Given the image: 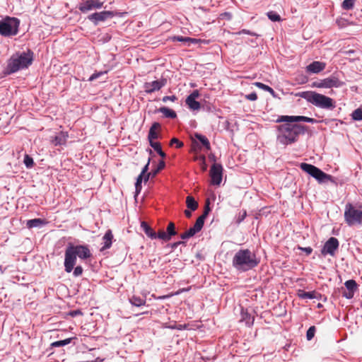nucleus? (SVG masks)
<instances>
[{
	"label": "nucleus",
	"mask_w": 362,
	"mask_h": 362,
	"mask_svg": "<svg viewBox=\"0 0 362 362\" xmlns=\"http://www.w3.org/2000/svg\"><path fill=\"white\" fill-rule=\"evenodd\" d=\"M232 263L236 269L246 272L257 267L259 261L249 249H241L235 254Z\"/></svg>",
	"instance_id": "7ed1b4c3"
},
{
	"label": "nucleus",
	"mask_w": 362,
	"mask_h": 362,
	"mask_svg": "<svg viewBox=\"0 0 362 362\" xmlns=\"http://www.w3.org/2000/svg\"><path fill=\"white\" fill-rule=\"evenodd\" d=\"M45 223V221L41 218H34V219L28 220L27 221L26 225L28 228H32L37 227L40 225H42Z\"/></svg>",
	"instance_id": "c85d7f7f"
},
{
	"label": "nucleus",
	"mask_w": 362,
	"mask_h": 362,
	"mask_svg": "<svg viewBox=\"0 0 362 362\" xmlns=\"http://www.w3.org/2000/svg\"><path fill=\"white\" fill-rule=\"evenodd\" d=\"M114 16V13L110 11H104L98 13H94L88 16V20L92 21L95 25H97L99 22H103L108 18H111Z\"/></svg>",
	"instance_id": "ddd939ff"
},
{
	"label": "nucleus",
	"mask_w": 362,
	"mask_h": 362,
	"mask_svg": "<svg viewBox=\"0 0 362 362\" xmlns=\"http://www.w3.org/2000/svg\"><path fill=\"white\" fill-rule=\"evenodd\" d=\"M74 338H67L64 340L57 341L51 344V346L53 347H59L67 345L71 343Z\"/></svg>",
	"instance_id": "473e14b6"
},
{
	"label": "nucleus",
	"mask_w": 362,
	"mask_h": 362,
	"mask_svg": "<svg viewBox=\"0 0 362 362\" xmlns=\"http://www.w3.org/2000/svg\"><path fill=\"white\" fill-rule=\"evenodd\" d=\"M177 100V98L175 96V95H170V96H164L163 98H162V101L163 103H166L168 102V100L171 101V102H175Z\"/></svg>",
	"instance_id": "49530a36"
},
{
	"label": "nucleus",
	"mask_w": 362,
	"mask_h": 362,
	"mask_svg": "<svg viewBox=\"0 0 362 362\" xmlns=\"http://www.w3.org/2000/svg\"><path fill=\"white\" fill-rule=\"evenodd\" d=\"M276 122H305L308 123H316L317 120L305 116H288L281 115L276 120Z\"/></svg>",
	"instance_id": "1a4fd4ad"
},
{
	"label": "nucleus",
	"mask_w": 362,
	"mask_h": 362,
	"mask_svg": "<svg viewBox=\"0 0 362 362\" xmlns=\"http://www.w3.org/2000/svg\"><path fill=\"white\" fill-rule=\"evenodd\" d=\"M300 168L305 173L310 175L312 177L315 178L318 182H325L327 181H330L334 182L333 177L330 175L326 174L322 170H321L320 168H317L316 166L302 163L300 164Z\"/></svg>",
	"instance_id": "0eeeda50"
},
{
	"label": "nucleus",
	"mask_w": 362,
	"mask_h": 362,
	"mask_svg": "<svg viewBox=\"0 0 362 362\" xmlns=\"http://www.w3.org/2000/svg\"><path fill=\"white\" fill-rule=\"evenodd\" d=\"M148 311H145L144 313H142V314H148Z\"/></svg>",
	"instance_id": "69168bd1"
},
{
	"label": "nucleus",
	"mask_w": 362,
	"mask_h": 362,
	"mask_svg": "<svg viewBox=\"0 0 362 362\" xmlns=\"http://www.w3.org/2000/svg\"><path fill=\"white\" fill-rule=\"evenodd\" d=\"M166 232H167L168 235H169V237H170V238H172V236L175 235L177 234V231L175 230V226L174 223L170 222L168 223L167 228H166Z\"/></svg>",
	"instance_id": "f704fd0d"
},
{
	"label": "nucleus",
	"mask_w": 362,
	"mask_h": 362,
	"mask_svg": "<svg viewBox=\"0 0 362 362\" xmlns=\"http://www.w3.org/2000/svg\"><path fill=\"white\" fill-rule=\"evenodd\" d=\"M245 98L248 100L255 101L257 99V95L256 93L253 92L250 94L246 95Z\"/></svg>",
	"instance_id": "09e8293b"
},
{
	"label": "nucleus",
	"mask_w": 362,
	"mask_h": 362,
	"mask_svg": "<svg viewBox=\"0 0 362 362\" xmlns=\"http://www.w3.org/2000/svg\"><path fill=\"white\" fill-rule=\"evenodd\" d=\"M143 176L144 175L140 174L137 177L136 182L135 183V188H136V194L140 193V192L141 190V182H142V180H143Z\"/></svg>",
	"instance_id": "ea45409f"
},
{
	"label": "nucleus",
	"mask_w": 362,
	"mask_h": 362,
	"mask_svg": "<svg viewBox=\"0 0 362 362\" xmlns=\"http://www.w3.org/2000/svg\"><path fill=\"white\" fill-rule=\"evenodd\" d=\"M312 87L318 88H324L322 79L314 81L312 83Z\"/></svg>",
	"instance_id": "de8ad7c7"
},
{
	"label": "nucleus",
	"mask_w": 362,
	"mask_h": 362,
	"mask_svg": "<svg viewBox=\"0 0 362 362\" xmlns=\"http://www.w3.org/2000/svg\"><path fill=\"white\" fill-rule=\"evenodd\" d=\"M356 0H344L341 7L344 10H351L354 8Z\"/></svg>",
	"instance_id": "c9c22d12"
},
{
	"label": "nucleus",
	"mask_w": 362,
	"mask_h": 362,
	"mask_svg": "<svg viewBox=\"0 0 362 362\" xmlns=\"http://www.w3.org/2000/svg\"><path fill=\"white\" fill-rule=\"evenodd\" d=\"M326 67L325 62L315 61L306 66V71L308 73L318 74Z\"/></svg>",
	"instance_id": "a211bd4d"
},
{
	"label": "nucleus",
	"mask_w": 362,
	"mask_h": 362,
	"mask_svg": "<svg viewBox=\"0 0 362 362\" xmlns=\"http://www.w3.org/2000/svg\"><path fill=\"white\" fill-rule=\"evenodd\" d=\"M184 213L187 218H190L192 216V212L189 210H185Z\"/></svg>",
	"instance_id": "5fc2aeb1"
},
{
	"label": "nucleus",
	"mask_w": 362,
	"mask_h": 362,
	"mask_svg": "<svg viewBox=\"0 0 362 362\" xmlns=\"http://www.w3.org/2000/svg\"><path fill=\"white\" fill-rule=\"evenodd\" d=\"M129 302L134 306L140 307L145 305L146 299L137 296H133L131 298H129Z\"/></svg>",
	"instance_id": "cd10ccee"
},
{
	"label": "nucleus",
	"mask_w": 362,
	"mask_h": 362,
	"mask_svg": "<svg viewBox=\"0 0 362 362\" xmlns=\"http://www.w3.org/2000/svg\"><path fill=\"white\" fill-rule=\"evenodd\" d=\"M300 249L303 250V251H305L307 255H310L313 252V249L311 247H300Z\"/></svg>",
	"instance_id": "603ef678"
},
{
	"label": "nucleus",
	"mask_w": 362,
	"mask_h": 362,
	"mask_svg": "<svg viewBox=\"0 0 362 362\" xmlns=\"http://www.w3.org/2000/svg\"><path fill=\"white\" fill-rule=\"evenodd\" d=\"M20 20L7 16L0 21V35L4 37L16 35L18 33Z\"/></svg>",
	"instance_id": "423d86ee"
},
{
	"label": "nucleus",
	"mask_w": 362,
	"mask_h": 362,
	"mask_svg": "<svg viewBox=\"0 0 362 362\" xmlns=\"http://www.w3.org/2000/svg\"><path fill=\"white\" fill-rule=\"evenodd\" d=\"M83 269L81 266H77L74 268L73 274L74 276H79L82 275Z\"/></svg>",
	"instance_id": "a18cd8bd"
},
{
	"label": "nucleus",
	"mask_w": 362,
	"mask_h": 362,
	"mask_svg": "<svg viewBox=\"0 0 362 362\" xmlns=\"http://www.w3.org/2000/svg\"><path fill=\"white\" fill-rule=\"evenodd\" d=\"M167 80L165 78H161L160 80L145 83L144 88L147 93H151L154 91L159 90L165 86Z\"/></svg>",
	"instance_id": "4468645a"
},
{
	"label": "nucleus",
	"mask_w": 362,
	"mask_h": 362,
	"mask_svg": "<svg viewBox=\"0 0 362 362\" xmlns=\"http://www.w3.org/2000/svg\"><path fill=\"white\" fill-rule=\"evenodd\" d=\"M199 97L198 90H194L186 99V104L191 110H197L200 108V103L196 100Z\"/></svg>",
	"instance_id": "f3484780"
},
{
	"label": "nucleus",
	"mask_w": 362,
	"mask_h": 362,
	"mask_svg": "<svg viewBox=\"0 0 362 362\" xmlns=\"http://www.w3.org/2000/svg\"><path fill=\"white\" fill-rule=\"evenodd\" d=\"M175 144L176 145V148H180L181 147H182L184 146V144L182 141H180L177 138H173L170 141V146H173Z\"/></svg>",
	"instance_id": "37998d69"
},
{
	"label": "nucleus",
	"mask_w": 362,
	"mask_h": 362,
	"mask_svg": "<svg viewBox=\"0 0 362 362\" xmlns=\"http://www.w3.org/2000/svg\"><path fill=\"white\" fill-rule=\"evenodd\" d=\"M209 204H210L209 200L207 199L206 201V203H205L204 210V211H207V212L209 213V211H211V209L209 207Z\"/></svg>",
	"instance_id": "864d4df0"
},
{
	"label": "nucleus",
	"mask_w": 362,
	"mask_h": 362,
	"mask_svg": "<svg viewBox=\"0 0 362 362\" xmlns=\"http://www.w3.org/2000/svg\"><path fill=\"white\" fill-rule=\"evenodd\" d=\"M68 138V133L60 132L51 139V143L55 146H64L66 143Z\"/></svg>",
	"instance_id": "412c9836"
},
{
	"label": "nucleus",
	"mask_w": 362,
	"mask_h": 362,
	"mask_svg": "<svg viewBox=\"0 0 362 362\" xmlns=\"http://www.w3.org/2000/svg\"><path fill=\"white\" fill-rule=\"evenodd\" d=\"M81 311H80V310H74V311H72V312H71V313H70V315H71V316H73V317H74V316H76V315H77L78 314H81Z\"/></svg>",
	"instance_id": "4d7b16f0"
},
{
	"label": "nucleus",
	"mask_w": 362,
	"mask_h": 362,
	"mask_svg": "<svg viewBox=\"0 0 362 362\" xmlns=\"http://www.w3.org/2000/svg\"><path fill=\"white\" fill-rule=\"evenodd\" d=\"M151 174V173L146 174V175L144 177V181L145 182H147Z\"/></svg>",
	"instance_id": "13d9d810"
},
{
	"label": "nucleus",
	"mask_w": 362,
	"mask_h": 362,
	"mask_svg": "<svg viewBox=\"0 0 362 362\" xmlns=\"http://www.w3.org/2000/svg\"><path fill=\"white\" fill-rule=\"evenodd\" d=\"M267 15L269 19L273 22H279L281 21V16L275 11H269L267 13Z\"/></svg>",
	"instance_id": "4c0bfd02"
},
{
	"label": "nucleus",
	"mask_w": 362,
	"mask_h": 362,
	"mask_svg": "<svg viewBox=\"0 0 362 362\" xmlns=\"http://www.w3.org/2000/svg\"><path fill=\"white\" fill-rule=\"evenodd\" d=\"M186 204L191 211H195L198 208V203L192 196H187L186 198Z\"/></svg>",
	"instance_id": "bb28decb"
},
{
	"label": "nucleus",
	"mask_w": 362,
	"mask_h": 362,
	"mask_svg": "<svg viewBox=\"0 0 362 362\" xmlns=\"http://www.w3.org/2000/svg\"><path fill=\"white\" fill-rule=\"evenodd\" d=\"M278 130L277 140L283 145H288L296 142L300 134H305L307 127L284 122L276 127Z\"/></svg>",
	"instance_id": "f257e3e1"
},
{
	"label": "nucleus",
	"mask_w": 362,
	"mask_h": 362,
	"mask_svg": "<svg viewBox=\"0 0 362 362\" xmlns=\"http://www.w3.org/2000/svg\"><path fill=\"white\" fill-rule=\"evenodd\" d=\"M352 119L356 121L362 120V110L358 108L355 110L351 114Z\"/></svg>",
	"instance_id": "58836bf2"
},
{
	"label": "nucleus",
	"mask_w": 362,
	"mask_h": 362,
	"mask_svg": "<svg viewBox=\"0 0 362 362\" xmlns=\"http://www.w3.org/2000/svg\"><path fill=\"white\" fill-rule=\"evenodd\" d=\"M223 167L221 164L214 163L210 170L211 182L212 185H219L222 181Z\"/></svg>",
	"instance_id": "9b49d317"
},
{
	"label": "nucleus",
	"mask_w": 362,
	"mask_h": 362,
	"mask_svg": "<svg viewBox=\"0 0 362 362\" xmlns=\"http://www.w3.org/2000/svg\"><path fill=\"white\" fill-rule=\"evenodd\" d=\"M182 243H183V242H182V241L174 243L172 245V248H176L178 245H180L182 244Z\"/></svg>",
	"instance_id": "6e6d98bb"
},
{
	"label": "nucleus",
	"mask_w": 362,
	"mask_h": 362,
	"mask_svg": "<svg viewBox=\"0 0 362 362\" xmlns=\"http://www.w3.org/2000/svg\"><path fill=\"white\" fill-rule=\"evenodd\" d=\"M315 326H311L307 331V333H306V337H307V339L308 340H311L314 336H315Z\"/></svg>",
	"instance_id": "79ce46f5"
},
{
	"label": "nucleus",
	"mask_w": 362,
	"mask_h": 362,
	"mask_svg": "<svg viewBox=\"0 0 362 362\" xmlns=\"http://www.w3.org/2000/svg\"><path fill=\"white\" fill-rule=\"evenodd\" d=\"M141 227L146 233V235L151 239L156 238V233L151 228V227L145 221H142Z\"/></svg>",
	"instance_id": "b1692460"
},
{
	"label": "nucleus",
	"mask_w": 362,
	"mask_h": 362,
	"mask_svg": "<svg viewBox=\"0 0 362 362\" xmlns=\"http://www.w3.org/2000/svg\"><path fill=\"white\" fill-rule=\"evenodd\" d=\"M297 95L320 108L332 110L335 107V102L332 98L314 91H304Z\"/></svg>",
	"instance_id": "39448f33"
},
{
	"label": "nucleus",
	"mask_w": 362,
	"mask_h": 362,
	"mask_svg": "<svg viewBox=\"0 0 362 362\" xmlns=\"http://www.w3.org/2000/svg\"><path fill=\"white\" fill-rule=\"evenodd\" d=\"M208 215H209V212L204 211L202 215H201L199 217H198V218L197 219V221H198L199 223H201L204 226V221Z\"/></svg>",
	"instance_id": "c03bdc74"
},
{
	"label": "nucleus",
	"mask_w": 362,
	"mask_h": 362,
	"mask_svg": "<svg viewBox=\"0 0 362 362\" xmlns=\"http://www.w3.org/2000/svg\"><path fill=\"white\" fill-rule=\"evenodd\" d=\"M254 85L255 86H257V88H261V89L265 90V91L269 92L272 95H274V93H275L274 90L271 87H269V86L265 85V84H264L262 83H260V82H255V83H254Z\"/></svg>",
	"instance_id": "7c9ffc66"
},
{
	"label": "nucleus",
	"mask_w": 362,
	"mask_h": 362,
	"mask_svg": "<svg viewBox=\"0 0 362 362\" xmlns=\"http://www.w3.org/2000/svg\"><path fill=\"white\" fill-rule=\"evenodd\" d=\"M354 51L352 50V49L349 50V51L346 52L347 54H351V53H354Z\"/></svg>",
	"instance_id": "680f3d73"
},
{
	"label": "nucleus",
	"mask_w": 362,
	"mask_h": 362,
	"mask_svg": "<svg viewBox=\"0 0 362 362\" xmlns=\"http://www.w3.org/2000/svg\"><path fill=\"white\" fill-rule=\"evenodd\" d=\"M344 219L346 223L351 226L362 224V211L356 209L351 204L345 206Z\"/></svg>",
	"instance_id": "6e6552de"
},
{
	"label": "nucleus",
	"mask_w": 362,
	"mask_h": 362,
	"mask_svg": "<svg viewBox=\"0 0 362 362\" xmlns=\"http://www.w3.org/2000/svg\"><path fill=\"white\" fill-rule=\"evenodd\" d=\"M158 172H156V169L152 173L153 176H155Z\"/></svg>",
	"instance_id": "e2e57ef3"
},
{
	"label": "nucleus",
	"mask_w": 362,
	"mask_h": 362,
	"mask_svg": "<svg viewBox=\"0 0 362 362\" xmlns=\"http://www.w3.org/2000/svg\"><path fill=\"white\" fill-rule=\"evenodd\" d=\"M194 160H199L200 167L202 171H206L207 169V165L206 163V157L204 155L196 156Z\"/></svg>",
	"instance_id": "72a5a7b5"
},
{
	"label": "nucleus",
	"mask_w": 362,
	"mask_h": 362,
	"mask_svg": "<svg viewBox=\"0 0 362 362\" xmlns=\"http://www.w3.org/2000/svg\"><path fill=\"white\" fill-rule=\"evenodd\" d=\"M98 77V75L96 74H93L90 77V81H93L94 80L95 78H96Z\"/></svg>",
	"instance_id": "bf43d9fd"
},
{
	"label": "nucleus",
	"mask_w": 362,
	"mask_h": 362,
	"mask_svg": "<svg viewBox=\"0 0 362 362\" xmlns=\"http://www.w3.org/2000/svg\"><path fill=\"white\" fill-rule=\"evenodd\" d=\"M160 124L158 122H154L150 127L148 139L149 143L154 142L155 139H158L160 137Z\"/></svg>",
	"instance_id": "6ab92c4d"
},
{
	"label": "nucleus",
	"mask_w": 362,
	"mask_h": 362,
	"mask_svg": "<svg viewBox=\"0 0 362 362\" xmlns=\"http://www.w3.org/2000/svg\"><path fill=\"white\" fill-rule=\"evenodd\" d=\"M103 6V2L99 0H83L78 5V9L82 13H86L93 9H99Z\"/></svg>",
	"instance_id": "9d476101"
},
{
	"label": "nucleus",
	"mask_w": 362,
	"mask_h": 362,
	"mask_svg": "<svg viewBox=\"0 0 362 362\" xmlns=\"http://www.w3.org/2000/svg\"><path fill=\"white\" fill-rule=\"evenodd\" d=\"M156 238H159L165 242L169 241L171 239L167 232H165L163 230H159L158 232L156 233Z\"/></svg>",
	"instance_id": "e433bc0d"
},
{
	"label": "nucleus",
	"mask_w": 362,
	"mask_h": 362,
	"mask_svg": "<svg viewBox=\"0 0 362 362\" xmlns=\"http://www.w3.org/2000/svg\"><path fill=\"white\" fill-rule=\"evenodd\" d=\"M113 235L111 230H107L103 238L104 245L101 247L100 251H103L110 248L112 243Z\"/></svg>",
	"instance_id": "5701e85b"
},
{
	"label": "nucleus",
	"mask_w": 362,
	"mask_h": 362,
	"mask_svg": "<svg viewBox=\"0 0 362 362\" xmlns=\"http://www.w3.org/2000/svg\"><path fill=\"white\" fill-rule=\"evenodd\" d=\"M173 329H182V325H180L178 327H171Z\"/></svg>",
	"instance_id": "052dcab7"
},
{
	"label": "nucleus",
	"mask_w": 362,
	"mask_h": 362,
	"mask_svg": "<svg viewBox=\"0 0 362 362\" xmlns=\"http://www.w3.org/2000/svg\"><path fill=\"white\" fill-rule=\"evenodd\" d=\"M33 60V52L30 49L22 53H16L8 62L7 71L8 74H12L26 69L32 64Z\"/></svg>",
	"instance_id": "20e7f679"
},
{
	"label": "nucleus",
	"mask_w": 362,
	"mask_h": 362,
	"mask_svg": "<svg viewBox=\"0 0 362 362\" xmlns=\"http://www.w3.org/2000/svg\"><path fill=\"white\" fill-rule=\"evenodd\" d=\"M165 166V163L163 160H160L158 164V166H157V168H156V172H159L161 170H163Z\"/></svg>",
	"instance_id": "8fccbe9b"
},
{
	"label": "nucleus",
	"mask_w": 362,
	"mask_h": 362,
	"mask_svg": "<svg viewBox=\"0 0 362 362\" xmlns=\"http://www.w3.org/2000/svg\"><path fill=\"white\" fill-rule=\"evenodd\" d=\"M345 287L347 291H342L343 297L347 299H351L354 297L355 291L358 288L357 284L355 280H348L344 283Z\"/></svg>",
	"instance_id": "2eb2a0df"
},
{
	"label": "nucleus",
	"mask_w": 362,
	"mask_h": 362,
	"mask_svg": "<svg viewBox=\"0 0 362 362\" xmlns=\"http://www.w3.org/2000/svg\"><path fill=\"white\" fill-rule=\"evenodd\" d=\"M173 41L182 42H195L197 41L196 39H193L188 37H182V36H174L172 37Z\"/></svg>",
	"instance_id": "2f4dec72"
},
{
	"label": "nucleus",
	"mask_w": 362,
	"mask_h": 362,
	"mask_svg": "<svg viewBox=\"0 0 362 362\" xmlns=\"http://www.w3.org/2000/svg\"><path fill=\"white\" fill-rule=\"evenodd\" d=\"M158 112H161L165 117L174 119L177 117L176 112L166 107H161L158 110Z\"/></svg>",
	"instance_id": "393cba45"
},
{
	"label": "nucleus",
	"mask_w": 362,
	"mask_h": 362,
	"mask_svg": "<svg viewBox=\"0 0 362 362\" xmlns=\"http://www.w3.org/2000/svg\"><path fill=\"white\" fill-rule=\"evenodd\" d=\"M322 81L324 88H339L343 85V82L335 74L322 79Z\"/></svg>",
	"instance_id": "dca6fc26"
},
{
	"label": "nucleus",
	"mask_w": 362,
	"mask_h": 362,
	"mask_svg": "<svg viewBox=\"0 0 362 362\" xmlns=\"http://www.w3.org/2000/svg\"><path fill=\"white\" fill-rule=\"evenodd\" d=\"M77 257L81 259H86L91 257V252L87 245H69L64 254V269L66 272L70 273L74 268Z\"/></svg>",
	"instance_id": "f03ea898"
},
{
	"label": "nucleus",
	"mask_w": 362,
	"mask_h": 362,
	"mask_svg": "<svg viewBox=\"0 0 362 362\" xmlns=\"http://www.w3.org/2000/svg\"><path fill=\"white\" fill-rule=\"evenodd\" d=\"M149 163H150V158L148 159L147 163L146 164V165L143 168L142 170H141V173H140L141 175H144L145 174H146L148 170V165H149Z\"/></svg>",
	"instance_id": "3c124183"
},
{
	"label": "nucleus",
	"mask_w": 362,
	"mask_h": 362,
	"mask_svg": "<svg viewBox=\"0 0 362 362\" xmlns=\"http://www.w3.org/2000/svg\"><path fill=\"white\" fill-rule=\"evenodd\" d=\"M203 228V226L196 221L193 227L190 228L185 233L180 235V238L183 240L188 239L194 236L197 233L199 232Z\"/></svg>",
	"instance_id": "aec40b11"
},
{
	"label": "nucleus",
	"mask_w": 362,
	"mask_h": 362,
	"mask_svg": "<svg viewBox=\"0 0 362 362\" xmlns=\"http://www.w3.org/2000/svg\"><path fill=\"white\" fill-rule=\"evenodd\" d=\"M194 137L198 139L207 150H210L211 145L209 141L205 136L199 133H194Z\"/></svg>",
	"instance_id": "a878e982"
},
{
	"label": "nucleus",
	"mask_w": 362,
	"mask_h": 362,
	"mask_svg": "<svg viewBox=\"0 0 362 362\" xmlns=\"http://www.w3.org/2000/svg\"><path fill=\"white\" fill-rule=\"evenodd\" d=\"M150 146L163 158L166 156V154L162 151L161 145L159 142H151Z\"/></svg>",
	"instance_id": "c756f323"
},
{
	"label": "nucleus",
	"mask_w": 362,
	"mask_h": 362,
	"mask_svg": "<svg viewBox=\"0 0 362 362\" xmlns=\"http://www.w3.org/2000/svg\"><path fill=\"white\" fill-rule=\"evenodd\" d=\"M23 162L28 168H30L34 165L33 159L29 155H25Z\"/></svg>",
	"instance_id": "a19ab883"
},
{
	"label": "nucleus",
	"mask_w": 362,
	"mask_h": 362,
	"mask_svg": "<svg viewBox=\"0 0 362 362\" xmlns=\"http://www.w3.org/2000/svg\"><path fill=\"white\" fill-rule=\"evenodd\" d=\"M298 296L302 299H319L321 297V294L315 291L307 292L304 290H298Z\"/></svg>",
	"instance_id": "4be33fe9"
},
{
	"label": "nucleus",
	"mask_w": 362,
	"mask_h": 362,
	"mask_svg": "<svg viewBox=\"0 0 362 362\" xmlns=\"http://www.w3.org/2000/svg\"><path fill=\"white\" fill-rule=\"evenodd\" d=\"M338 247V240L336 238L332 237L325 243L321 252L323 255L329 254L331 256H334Z\"/></svg>",
	"instance_id": "f8f14e48"
},
{
	"label": "nucleus",
	"mask_w": 362,
	"mask_h": 362,
	"mask_svg": "<svg viewBox=\"0 0 362 362\" xmlns=\"http://www.w3.org/2000/svg\"><path fill=\"white\" fill-rule=\"evenodd\" d=\"M243 33H249L247 31H246L245 30H243Z\"/></svg>",
	"instance_id": "0e129e2a"
}]
</instances>
